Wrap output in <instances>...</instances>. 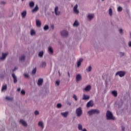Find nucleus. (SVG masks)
<instances>
[{
  "label": "nucleus",
  "instance_id": "58836bf2",
  "mask_svg": "<svg viewBox=\"0 0 131 131\" xmlns=\"http://www.w3.org/2000/svg\"><path fill=\"white\" fill-rule=\"evenodd\" d=\"M57 108H61V107H62V104H61V103H58L57 105Z\"/></svg>",
  "mask_w": 131,
  "mask_h": 131
},
{
  "label": "nucleus",
  "instance_id": "dca6fc26",
  "mask_svg": "<svg viewBox=\"0 0 131 131\" xmlns=\"http://www.w3.org/2000/svg\"><path fill=\"white\" fill-rule=\"evenodd\" d=\"M38 11V6L36 5L35 7L32 10V13H35Z\"/></svg>",
  "mask_w": 131,
  "mask_h": 131
},
{
  "label": "nucleus",
  "instance_id": "3c124183",
  "mask_svg": "<svg viewBox=\"0 0 131 131\" xmlns=\"http://www.w3.org/2000/svg\"><path fill=\"white\" fill-rule=\"evenodd\" d=\"M20 91H21V89L20 88H18L17 89V92H20Z\"/></svg>",
  "mask_w": 131,
  "mask_h": 131
},
{
  "label": "nucleus",
  "instance_id": "13d9d810",
  "mask_svg": "<svg viewBox=\"0 0 131 131\" xmlns=\"http://www.w3.org/2000/svg\"><path fill=\"white\" fill-rule=\"evenodd\" d=\"M1 78H3V76H1Z\"/></svg>",
  "mask_w": 131,
  "mask_h": 131
},
{
  "label": "nucleus",
  "instance_id": "b1692460",
  "mask_svg": "<svg viewBox=\"0 0 131 131\" xmlns=\"http://www.w3.org/2000/svg\"><path fill=\"white\" fill-rule=\"evenodd\" d=\"M6 90H7V85H3L2 88V92H5V91H6Z\"/></svg>",
  "mask_w": 131,
  "mask_h": 131
},
{
  "label": "nucleus",
  "instance_id": "052dcab7",
  "mask_svg": "<svg viewBox=\"0 0 131 131\" xmlns=\"http://www.w3.org/2000/svg\"><path fill=\"white\" fill-rule=\"evenodd\" d=\"M23 1H24V0H21V2H23Z\"/></svg>",
  "mask_w": 131,
  "mask_h": 131
},
{
  "label": "nucleus",
  "instance_id": "ddd939ff",
  "mask_svg": "<svg viewBox=\"0 0 131 131\" xmlns=\"http://www.w3.org/2000/svg\"><path fill=\"white\" fill-rule=\"evenodd\" d=\"M36 23L37 27H40V26H41V22H40V20H36Z\"/></svg>",
  "mask_w": 131,
  "mask_h": 131
},
{
  "label": "nucleus",
  "instance_id": "2eb2a0df",
  "mask_svg": "<svg viewBox=\"0 0 131 131\" xmlns=\"http://www.w3.org/2000/svg\"><path fill=\"white\" fill-rule=\"evenodd\" d=\"M12 76L14 79V83H17V77H16L15 74L13 73L12 74Z\"/></svg>",
  "mask_w": 131,
  "mask_h": 131
},
{
  "label": "nucleus",
  "instance_id": "5701e85b",
  "mask_svg": "<svg viewBox=\"0 0 131 131\" xmlns=\"http://www.w3.org/2000/svg\"><path fill=\"white\" fill-rule=\"evenodd\" d=\"M88 18L89 20H92L94 18V14H89L88 16Z\"/></svg>",
  "mask_w": 131,
  "mask_h": 131
},
{
  "label": "nucleus",
  "instance_id": "412c9836",
  "mask_svg": "<svg viewBox=\"0 0 131 131\" xmlns=\"http://www.w3.org/2000/svg\"><path fill=\"white\" fill-rule=\"evenodd\" d=\"M79 25V24L78 23V21H77V20H75V21L73 24V26L78 27Z\"/></svg>",
  "mask_w": 131,
  "mask_h": 131
},
{
  "label": "nucleus",
  "instance_id": "6e6552de",
  "mask_svg": "<svg viewBox=\"0 0 131 131\" xmlns=\"http://www.w3.org/2000/svg\"><path fill=\"white\" fill-rule=\"evenodd\" d=\"M92 90V86L91 85H87L84 89L85 92H89Z\"/></svg>",
  "mask_w": 131,
  "mask_h": 131
},
{
  "label": "nucleus",
  "instance_id": "4468645a",
  "mask_svg": "<svg viewBox=\"0 0 131 131\" xmlns=\"http://www.w3.org/2000/svg\"><path fill=\"white\" fill-rule=\"evenodd\" d=\"M82 61H83V59H82V58H80L79 59L78 61L77 62L78 67H79L80 66V65H81V62H82Z\"/></svg>",
  "mask_w": 131,
  "mask_h": 131
},
{
  "label": "nucleus",
  "instance_id": "a878e982",
  "mask_svg": "<svg viewBox=\"0 0 131 131\" xmlns=\"http://www.w3.org/2000/svg\"><path fill=\"white\" fill-rule=\"evenodd\" d=\"M49 52L50 53V54H53L54 53V51L53 50V48L52 47H49Z\"/></svg>",
  "mask_w": 131,
  "mask_h": 131
},
{
  "label": "nucleus",
  "instance_id": "473e14b6",
  "mask_svg": "<svg viewBox=\"0 0 131 131\" xmlns=\"http://www.w3.org/2000/svg\"><path fill=\"white\" fill-rule=\"evenodd\" d=\"M36 73V68H35L32 71V74H35Z\"/></svg>",
  "mask_w": 131,
  "mask_h": 131
},
{
  "label": "nucleus",
  "instance_id": "4c0bfd02",
  "mask_svg": "<svg viewBox=\"0 0 131 131\" xmlns=\"http://www.w3.org/2000/svg\"><path fill=\"white\" fill-rule=\"evenodd\" d=\"M42 67H46V66H47V63H46V62H43L42 63Z\"/></svg>",
  "mask_w": 131,
  "mask_h": 131
},
{
  "label": "nucleus",
  "instance_id": "4d7b16f0",
  "mask_svg": "<svg viewBox=\"0 0 131 131\" xmlns=\"http://www.w3.org/2000/svg\"><path fill=\"white\" fill-rule=\"evenodd\" d=\"M58 73H59V75H60V71H58Z\"/></svg>",
  "mask_w": 131,
  "mask_h": 131
},
{
  "label": "nucleus",
  "instance_id": "a18cd8bd",
  "mask_svg": "<svg viewBox=\"0 0 131 131\" xmlns=\"http://www.w3.org/2000/svg\"><path fill=\"white\" fill-rule=\"evenodd\" d=\"M18 69V68L17 67H15L14 69L13 70V72H14V71H15L16 70H17Z\"/></svg>",
  "mask_w": 131,
  "mask_h": 131
},
{
  "label": "nucleus",
  "instance_id": "f03ea898",
  "mask_svg": "<svg viewBox=\"0 0 131 131\" xmlns=\"http://www.w3.org/2000/svg\"><path fill=\"white\" fill-rule=\"evenodd\" d=\"M89 115H93V114H99L100 111L99 110H92L88 112Z\"/></svg>",
  "mask_w": 131,
  "mask_h": 131
},
{
  "label": "nucleus",
  "instance_id": "603ef678",
  "mask_svg": "<svg viewBox=\"0 0 131 131\" xmlns=\"http://www.w3.org/2000/svg\"><path fill=\"white\" fill-rule=\"evenodd\" d=\"M51 28L52 29H54V25H52V26H51Z\"/></svg>",
  "mask_w": 131,
  "mask_h": 131
},
{
  "label": "nucleus",
  "instance_id": "49530a36",
  "mask_svg": "<svg viewBox=\"0 0 131 131\" xmlns=\"http://www.w3.org/2000/svg\"><path fill=\"white\" fill-rule=\"evenodd\" d=\"M120 56H121V57H122V56H124V53L121 52Z\"/></svg>",
  "mask_w": 131,
  "mask_h": 131
},
{
  "label": "nucleus",
  "instance_id": "0eeeda50",
  "mask_svg": "<svg viewBox=\"0 0 131 131\" xmlns=\"http://www.w3.org/2000/svg\"><path fill=\"white\" fill-rule=\"evenodd\" d=\"M78 7V5H77V4H76L74 7L73 11L74 13H75V14L79 13V11H78V10H77Z\"/></svg>",
  "mask_w": 131,
  "mask_h": 131
},
{
  "label": "nucleus",
  "instance_id": "bb28decb",
  "mask_svg": "<svg viewBox=\"0 0 131 131\" xmlns=\"http://www.w3.org/2000/svg\"><path fill=\"white\" fill-rule=\"evenodd\" d=\"M20 61H24L25 60V56L22 55L19 58Z\"/></svg>",
  "mask_w": 131,
  "mask_h": 131
},
{
  "label": "nucleus",
  "instance_id": "1a4fd4ad",
  "mask_svg": "<svg viewBox=\"0 0 131 131\" xmlns=\"http://www.w3.org/2000/svg\"><path fill=\"white\" fill-rule=\"evenodd\" d=\"M8 53H2V57L0 58L1 60H5V59H6V58L7 57V56H8Z\"/></svg>",
  "mask_w": 131,
  "mask_h": 131
},
{
  "label": "nucleus",
  "instance_id": "79ce46f5",
  "mask_svg": "<svg viewBox=\"0 0 131 131\" xmlns=\"http://www.w3.org/2000/svg\"><path fill=\"white\" fill-rule=\"evenodd\" d=\"M35 115H38V114H39V112H38V111H35Z\"/></svg>",
  "mask_w": 131,
  "mask_h": 131
},
{
  "label": "nucleus",
  "instance_id": "aec40b11",
  "mask_svg": "<svg viewBox=\"0 0 131 131\" xmlns=\"http://www.w3.org/2000/svg\"><path fill=\"white\" fill-rule=\"evenodd\" d=\"M27 14V12H26V11H24L21 13V16L23 18H25L26 16V14Z\"/></svg>",
  "mask_w": 131,
  "mask_h": 131
},
{
  "label": "nucleus",
  "instance_id": "4be33fe9",
  "mask_svg": "<svg viewBox=\"0 0 131 131\" xmlns=\"http://www.w3.org/2000/svg\"><path fill=\"white\" fill-rule=\"evenodd\" d=\"M38 125L39 126H40L41 127V128H43V123H42V121L39 122Z\"/></svg>",
  "mask_w": 131,
  "mask_h": 131
},
{
  "label": "nucleus",
  "instance_id": "bf43d9fd",
  "mask_svg": "<svg viewBox=\"0 0 131 131\" xmlns=\"http://www.w3.org/2000/svg\"><path fill=\"white\" fill-rule=\"evenodd\" d=\"M104 0H102V2H104Z\"/></svg>",
  "mask_w": 131,
  "mask_h": 131
},
{
  "label": "nucleus",
  "instance_id": "20e7f679",
  "mask_svg": "<svg viewBox=\"0 0 131 131\" xmlns=\"http://www.w3.org/2000/svg\"><path fill=\"white\" fill-rule=\"evenodd\" d=\"M116 75H118L120 77H123L125 75V72L124 71H119L116 74Z\"/></svg>",
  "mask_w": 131,
  "mask_h": 131
},
{
  "label": "nucleus",
  "instance_id": "c03bdc74",
  "mask_svg": "<svg viewBox=\"0 0 131 131\" xmlns=\"http://www.w3.org/2000/svg\"><path fill=\"white\" fill-rule=\"evenodd\" d=\"M21 95H25V91H24V90H22L21 91Z\"/></svg>",
  "mask_w": 131,
  "mask_h": 131
},
{
  "label": "nucleus",
  "instance_id": "c85d7f7f",
  "mask_svg": "<svg viewBox=\"0 0 131 131\" xmlns=\"http://www.w3.org/2000/svg\"><path fill=\"white\" fill-rule=\"evenodd\" d=\"M6 99L8 101H13V98H12V97H10L7 96V97H6Z\"/></svg>",
  "mask_w": 131,
  "mask_h": 131
},
{
  "label": "nucleus",
  "instance_id": "8fccbe9b",
  "mask_svg": "<svg viewBox=\"0 0 131 131\" xmlns=\"http://www.w3.org/2000/svg\"><path fill=\"white\" fill-rule=\"evenodd\" d=\"M129 47H131V41H129L128 43Z\"/></svg>",
  "mask_w": 131,
  "mask_h": 131
},
{
  "label": "nucleus",
  "instance_id": "7c9ffc66",
  "mask_svg": "<svg viewBox=\"0 0 131 131\" xmlns=\"http://www.w3.org/2000/svg\"><path fill=\"white\" fill-rule=\"evenodd\" d=\"M35 34V31L34 30H31V35H34Z\"/></svg>",
  "mask_w": 131,
  "mask_h": 131
},
{
  "label": "nucleus",
  "instance_id": "a211bd4d",
  "mask_svg": "<svg viewBox=\"0 0 131 131\" xmlns=\"http://www.w3.org/2000/svg\"><path fill=\"white\" fill-rule=\"evenodd\" d=\"M90 99V96L83 95L82 100H89Z\"/></svg>",
  "mask_w": 131,
  "mask_h": 131
},
{
  "label": "nucleus",
  "instance_id": "5fc2aeb1",
  "mask_svg": "<svg viewBox=\"0 0 131 131\" xmlns=\"http://www.w3.org/2000/svg\"><path fill=\"white\" fill-rule=\"evenodd\" d=\"M68 74L69 77H70V74L69 73V72H68Z\"/></svg>",
  "mask_w": 131,
  "mask_h": 131
},
{
  "label": "nucleus",
  "instance_id": "a19ab883",
  "mask_svg": "<svg viewBox=\"0 0 131 131\" xmlns=\"http://www.w3.org/2000/svg\"><path fill=\"white\" fill-rule=\"evenodd\" d=\"M24 76L25 77H27V78H28V77H29V75H28V74H25Z\"/></svg>",
  "mask_w": 131,
  "mask_h": 131
},
{
  "label": "nucleus",
  "instance_id": "423d86ee",
  "mask_svg": "<svg viewBox=\"0 0 131 131\" xmlns=\"http://www.w3.org/2000/svg\"><path fill=\"white\" fill-rule=\"evenodd\" d=\"M94 106V102L93 101L90 100L89 102H88L86 106L88 108H90V107H93Z\"/></svg>",
  "mask_w": 131,
  "mask_h": 131
},
{
  "label": "nucleus",
  "instance_id": "72a5a7b5",
  "mask_svg": "<svg viewBox=\"0 0 131 131\" xmlns=\"http://www.w3.org/2000/svg\"><path fill=\"white\" fill-rule=\"evenodd\" d=\"M109 15L110 16H112V9L111 8L109 9Z\"/></svg>",
  "mask_w": 131,
  "mask_h": 131
},
{
  "label": "nucleus",
  "instance_id": "cd10ccee",
  "mask_svg": "<svg viewBox=\"0 0 131 131\" xmlns=\"http://www.w3.org/2000/svg\"><path fill=\"white\" fill-rule=\"evenodd\" d=\"M29 6L31 8H32L33 7H34V2H31L29 4Z\"/></svg>",
  "mask_w": 131,
  "mask_h": 131
},
{
  "label": "nucleus",
  "instance_id": "7ed1b4c3",
  "mask_svg": "<svg viewBox=\"0 0 131 131\" xmlns=\"http://www.w3.org/2000/svg\"><path fill=\"white\" fill-rule=\"evenodd\" d=\"M76 114L78 117H80V116L82 115V109L81 107H79L76 109Z\"/></svg>",
  "mask_w": 131,
  "mask_h": 131
},
{
  "label": "nucleus",
  "instance_id": "09e8293b",
  "mask_svg": "<svg viewBox=\"0 0 131 131\" xmlns=\"http://www.w3.org/2000/svg\"><path fill=\"white\" fill-rule=\"evenodd\" d=\"M125 129V128L124 127H123V126H122V131H124Z\"/></svg>",
  "mask_w": 131,
  "mask_h": 131
},
{
  "label": "nucleus",
  "instance_id": "c9c22d12",
  "mask_svg": "<svg viewBox=\"0 0 131 131\" xmlns=\"http://www.w3.org/2000/svg\"><path fill=\"white\" fill-rule=\"evenodd\" d=\"M86 71H89V72H91V71H92V67H89L88 69H86Z\"/></svg>",
  "mask_w": 131,
  "mask_h": 131
},
{
  "label": "nucleus",
  "instance_id": "f257e3e1",
  "mask_svg": "<svg viewBox=\"0 0 131 131\" xmlns=\"http://www.w3.org/2000/svg\"><path fill=\"white\" fill-rule=\"evenodd\" d=\"M106 118L107 120H114L115 119V117H113L112 113L109 111H107L106 112Z\"/></svg>",
  "mask_w": 131,
  "mask_h": 131
},
{
  "label": "nucleus",
  "instance_id": "9d476101",
  "mask_svg": "<svg viewBox=\"0 0 131 131\" xmlns=\"http://www.w3.org/2000/svg\"><path fill=\"white\" fill-rule=\"evenodd\" d=\"M76 81L78 82L79 80H81V74H78L76 75Z\"/></svg>",
  "mask_w": 131,
  "mask_h": 131
},
{
  "label": "nucleus",
  "instance_id": "39448f33",
  "mask_svg": "<svg viewBox=\"0 0 131 131\" xmlns=\"http://www.w3.org/2000/svg\"><path fill=\"white\" fill-rule=\"evenodd\" d=\"M61 36H63V37L68 36V32H67L65 30L62 31V32H61Z\"/></svg>",
  "mask_w": 131,
  "mask_h": 131
},
{
  "label": "nucleus",
  "instance_id": "864d4df0",
  "mask_svg": "<svg viewBox=\"0 0 131 131\" xmlns=\"http://www.w3.org/2000/svg\"><path fill=\"white\" fill-rule=\"evenodd\" d=\"M1 4H3L4 5H5V4H6V2H1Z\"/></svg>",
  "mask_w": 131,
  "mask_h": 131
},
{
  "label": "nucleus",
  "instance_id": "2f4dec72",
  "mask_svg": "<svg viewBox=\"0 0 131 131\" xmlns=\"http://www.w3.org/2000/svg\"><path fill=\"white\" fill-rule=\"evenodd\" d=\"M78 129L79 130H82V125L81 124L78 125Z\"/></svg>",
  "mask_w": 131,
  "mask_h": 131
},
{
  "label": "nucleus",
  "instance_id": "f8f14e48",
  "mask_svg": "<svg viewBox=\"0 0 131 131\" xmlns=\"http://www.w3.org/2000/svg\"><path fill=\"white\" fill-rule=\"evenodd\" d=\"M20 123H21L24 126H27V123H26V122H25V121L23 120H20L19 121Z\"/></svg>",
  "mask_w": 131,
  "mask_h": 131
},
{
  "label": "nucleus",
  "instance_id": "de8ad7c7",
  "mask_svg": "<svg viewBox=\"0 0 131 131\" xmlns=\"http://www.w3.org/2000/svg\"><path fill=\"white\" fill-rule=\"evenodd\" d=\"M122 32H123L122 29H120L119 30V32H120V34H121V33H122Z\"/></svg>",
  "mask_w": 131,
  "mask_h": 131
},
{
  "label": "nucleus",
  "instance_id": "e433bc0d",
  "mask_svg": "<svg viewBox=\"0 0 131 131\" xmlns=\"http://www.w3.org/2000/svg\"><path fill=\"white\" fill-rule=\"evenodd\" d=\"M121 11H122V8L121 7H119L118 8V11L121 12Z\"/></svg>",
  "mask_w": 131,
  "mask_h": 131
},
{
  "label": "nucleus",
  "instance_id": "6e6d98bb",
  "mask_svg": "<svg viewBox=\"0 0 131 131\" xmlns=\"http://www.w3.org/2000/svg\"><path fill=\"white\" fill-rule=\"evenodd\" d=\"M82 131H86V129L84 128L82 130Z\"/></svg>",
  "mask_w": 131,
  "mask_h": 131
},
{
  "label": "nucleus",
  "instance_id": "6ab92c4d",
  "mask_svg": "<svg viewBox=\"0 0 131 131\" xmlns=\"http://www.w3.org/2000/svg\"><path fill=\"white\" fill-rule=\"evenodd\" d=\"M68 112H66L64 113H61V115L63 116V117H67V116L68 115Z\"/></svg>",
  "mask_w": 131,
  "mask_h": 131
},
{
  "label": "nucleus",
  "instance_id": "393cba45",
  "mask_svg": "<svg viewBox=\"0 0 131 131\" xmlns=\"http://www.w3.org/2000/svg\"><path fill=\"white\" fill-rule=\"evenodd\" d=\"M112 95L114 96V97H117V92L116 91H114L112 92Z\"/></svg>",
  "mask_w": 131,
  "mask_h": 131
},
{
  "label": "nucleus",
  "instance_id": "9b49d317",
  "mask_svg": "<svg viewBox=\"0 0 131 131\" xmlns=\"http://www.w3.org/2000/svg\"><path fill=\"white\" fill-rule=\"evenodd\" d=\"M43 82V80L42 79H39L38 80L37 84L39 86L41 85Z\"/></svg>",
  "mask_w": 131,
  "mask_h": 131
},
{
  "label": "nucleus",
  "instance_id": "f3484780",
  "mask_svg": "<svg viewBox=\"0 0 131 131\" xmlns=\"http://www.w3.org/2000/svg\"><path fill=\"white\" fill-rule=\"evenodd\" d=\"M58 7H56L55 8V13L56 15H60V12H58Z\"/></svg>",
  "mask_w": 131,
  "mask_h": 131
},
{
  "label": "nucleus",
  "instance_id": "ea45409f",
  "mask_svg": "<svg viewBox=\"0 0 131 131\" xmlns=\"http://www.w3.org/2000/svg\"><path fill=\"white\" fill-rule=\"evenodd\" d=\"M73 98L76 101L77 100V97L76 95H74Z\"/></svg>",
  "mask_w": 131,
  "mask_h": 131
},
{
  "label": "nucleus",
  "instance_id": "c756f323",
  "mask_svg": "<svg viewBox=\"0 0 131 131\" xmlns=\"http://www.w3.org/2000/svg\"><path fill=\"white\" fill-rule=\"evenodd\" d=\"M38 56L39 57H42V56H43V52L42 51L40 52L38 54Z\"/></svg>",
  "mask_w": 131,
  "mask_h": 131
},
{
  "label": "nucleus",
  "instance_id": "f704fd0d",
  "mask_svg": "<svg viewBox=\"0 0 131 131\" xmlns=\"http://www.w3.org/2000/svg\"><path fill=\"white\" fill-rule=\"evenodd\" d=\"M43 29L44 30H48V29H49V26L48 25L45 26V27H43Z\"/></svg>",
  "mask_w": 131,
  "mask_h": 131
},
{
  "label": "nucleus",
  "instance_id": "37998d69",
  "mask_svg": "<svg viewBox=\"0 0 131 131\" xmlns=\"http://www.w3.org/2000/svg\"><path fill=\"white\" fill-rule=\"evenodd\" d=\"M56 84H57V85H59L60 84V81H56Z\"/></svg>",
  "mask_w": 131,
  "mask_h": 131
}]
</instances>
